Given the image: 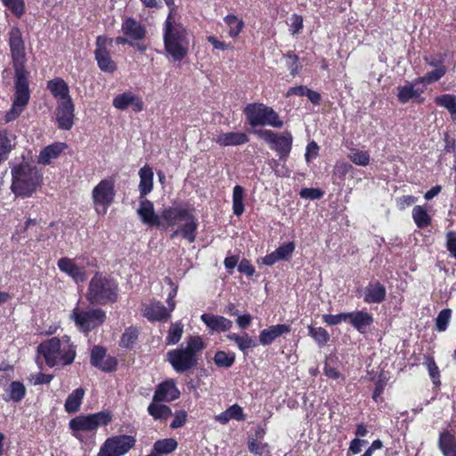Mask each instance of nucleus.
Listing matches in <instances>:
<instances>
[{
	"mask_svg": "<svg viewBox=\"0 0 456 456\" xmlns=\"http://www.w3.org/2000/svg\"><path fill=\"white\" fill-rule=\"evenodd\" d=\"M164 1L169 9L162 28L164 50L173 61L180 62L189 54L190 34L186 27L175 20V0Z\"/></svg>",
	"mask_w": 456,
	"mask_h": 456,
	"instance_id": "obj_1",
	"label": "nucleus"
},
{
	"mask_svg": "<svg viewBox=\"0 0 456 456\" xmlns=\"http://www.w3.org/2000/svg\"><path fill=\"white\" fill-rule=\"evenodd\" d=\"M49 368L57 365L68 366L73 363L77 355V346L67 335L60 338L53 337L41 342L37 346Z\"/></svg>",
	"mask_w": 456,
	"mask_h": 456,
	"instance_id": "obj_2",
	"label": "nucleus"
},
{
	"mask_svg": "<svg viewBox=\"0 0 456 456\" xmlns=\"http://www.w3.org/2000/svg\"><path fill=\"white\" fill-rule=\"evenodd\" d=\"M183 345L167 353V360L177 373L186 372L199 364L200 354L206 347L203 338L199 336H189Z\"/></svg>",
	"mask_w": 456,
	"mask_h": 456,
	"instance_id": "obj_3",
	"label": "nucleus"
},
{
	"mask_svg": "<svg viewBox=\"0 0 456 456\" xmlns=\"http://www.w3.org/2000/svg\"><path fill=\"white\" fill-rule=\"evenodd\" d=\"M118 282L111 275L96 272L89 281L86 300L93 305H112L118 300Z\"/></svg>",
	"mask_w": 456,
	"mask_h": 456,
	"instance_id": "obj_4",
	"label": "nucleus"
},
{
	"mask_svg": "<svg viewBox=\"0 0 456 456\" xmlns=\"http://www.w3.org/2000/svg\"><path fill=\"white\" fill-rule=\"evenodd\" d=\"M43 183V175L37 167L28 163L19 164L12 168V191L20 198H28Z\"/></svg>",
	"mask_w": 456,
	"mask_h": 456,
	"instance_id": "obj_5",
	"label": "nucleus"
},
{
	"mask_svg": "<svg viewBox=\"0 0 456 456\" xmlns=\"http://www.w3.org/2000/svg\"><path fill=\"white\" fill-rule=\"evenodd\" d=\"M112 421V414L110 411H101L95 413L80 414L71 419L69 428L71 435L79 441L84 440L83 432L95 434L100 427H106Z\"/></svg>",
	"mask_w": 456,
	"mask_h": 456,
	"instance_id": "obj_6",
	"label": "nucleus"
},
{
	"mask_svg": "<svg viewBox=\"0 0 456 456\" xmlns=\"http://www.w3.org/2000/svg\"><path fill=\"white\" fill-rule=\"evenodd\" d=\"M8 45L14 70V78H29V71L26 68L28 59L25 41L19 27L13 26L9 30Z\"/></svg>",
	"mask_w": 456,
	"mask_h": 456,
	"instance_id": "obj_7",
	"label": "nucleus"
},
{
	"mask_svg": "<svg viewBox=\"0 0 456 456\" xmlns=\"http://www.w3.org/2000/svg\"><path fill=\"white\" fill-rule=\"evenodd\" d=\"M247 122L252 127L270 126L275 128H281L284 125L278 113L264 103H248L243 109Z\"/></svg>",
	"mask_w": 456,
	"mask_h": 456,
	"instance_id": "obj_8",
	"label": "nucleus"
},
{
	"mask_svg": "<svg viewBox=\"0 0 456 456\" xmlns=\"http://www.w3.org/2000/svg\"><path fill=\"white\" fill-rule=\"evenodd\" d=\"M77 330L87 335L102 326L107 319L106 312L102 308L80 309L75 307L70 314Z\"/></svg>",
	"mask_w": 456,
	"mask_h": 456,
	"instance_id": "obj_9",
	"label": "nucleus"
},
{
	"mask_svg": "<svg viewBox=\"0 0 456 456\" xmlns=\"http://www.w3.org/2000/svg\"><path fill=\"white\" fill-rule=\"evenodd\" d=\"M116 197L115 180L108 177L101 180L92 191V200L95 212L105 215Z\"/></svg>",
	"mask_w": 456,
	"mask_h": 456,
	"instance_id": "obj_10",
	"label": "nucleus"
},
{
	"mask_svg": "<svg viewBox=\"0 0 456 456\" xmlns=\"http://www.w3.org/2000/svg\"><path fill=\"white\" fill-rule=\"evenodd\" d=\"M30 100L28 78H14V94L11 109L5 113L4 121L12 122L24 111Z\"/></svg>",
	"mask_w": 456,
	"mask_h": 456,
	"instance_id": "obj_11",
	"label": "nucleus"
},
{
	"mask_svg": "<svg viewBox=\"0 0 456 456\" xmlns=\"http://www.w3.org/2000/svg\"><path fill=\"white\" fill-rule=\"evenodd\" d=\"M136 438L131 435L108 437L101 445L97 456H124L135 446Z\"/></svg>",
	"mask_w": 456,
	"mask_h": 456,
	"instance_id": "obj_12",
	"label": "nucleus"
},
{
	"mask_svg": "<svg viewBox=\"0 0 456 456\" xmlns=\"http://www.w3.org/2000/svg\"><path fill=\"white\" fill-rule=\"evenodd\" d=\"M256 134L271 145V149L276 151L280 160H287L292 149L293 137L290 132L286 131L278 134L272 130L265 129L257 131Z\"/></svg>",
	"mask_w": 456,
	"mask_h": 456,
	"instance_id": "obj_13",
	"label": "nucleus"
},
{
	"mask_svg": "<svg viewBox=\"0 0 456 456\" xmlns=\"http://www.w3.org/2000/svg\"><path fill=\"white\" fill-rule=\"evenodd\" d=\"M122 36L115 38L117 45H125L133 41H142L146 38V27L134 17H126L121 23Z\"/></svg>",
	"mask_w": 456,
	"mask_h": 456,
	"instance_id": "obj_14",
	"label": "nucleus"
},
{
	"mask_svg": "<svg viewBox=\"0 0 456 456\" xmlns=\"http://www.w3.org/2000/svg\"><path fill=\"white\" fill-rule=\"evenodd\" d=\"M445 57L446 54L441 53L436 55L424 56L423 60L425 63L435 69L428 71L422 77H416L414 79L415 85H430L439 81L447 72V67L444 64Z\"/></svg>",
	"mask_w": 456,
	"mask_h": 456,
	"instance_id": "obj_15",
	"label": "nucleus"
},
{
	"mask_svg": "<svg viewBox=\"0 0 456 456\" xmlns=\"http://www.w3.org/2000/svg\"><path fill=\"white\" fill-rule=\"evenodd\" d=\"M90 363L104 372L115 371L118 367V360L114 356H107V349L99 345L94 346L91 349Z\"/></svg>",
	"mask_w": 456,
	"mask_h": 456,
	"instance_id": "obj_16",
	"label": "nucleus"
},
{
	"mask_svg": "<svg viewBox=\"0 0 456 456\" xmlns=\"http://www.w3.org/2000/svg\"><path fill=\"white\" fill-rule=\"evenodd\" d=\"M55 123L61 130H70L75 123V104L73 100L57 102Z\"/></svg>",
	"mask_w": 456,
	"mask_h": 456,
	"instance_id": "obj_17",
	"label": "nucleus"
},
{
	"mask_svg": "<svg viewBox=\"0 0 456 456\" xmlns=\"http://www.w3.org/2000/svg\"><path fill=\"white\" fill-rule=\"evenodd\" d=\"M106 42L107 38L105 37H97L94 55L99 69L103 72L112 74L117 70L118 66L110 57V51L106 46Z\"/></svg>",
	"mask_w": 456,
	"mask_h": 456,
	"instance_id": "obj_18",
	"label": "nucleus"
},
{
	"mask_svg": "<svg viewBox=\"0 0 456 456\" xmlns=\"http://www.w3.org/2000/svg\"><path fill=\"white\" fill-rule=\"evenodd\" d=\"M167 227L175 226L178 221L198 220L192 210L182 207H168L162 210L159 216Z\"/></svg>",
	"mask_w": 456,
	"mask_h": 456,
	"instance_id": "obj_19",
	"label": "nucleus"
},
{
	"mask_svg": "<svg viewBox=\"0 0 456 456\" xmlns=\"http://www.w3.org/2000/svg\"><path fill=\"white\" fill-rule=\"evenodd\" d=\"M181 395L180 390L177 388L173 379H167L157 385L153 401L162 403H171L177 400Z\"/></svg>",
	"mask_w": 456,
	"mask_h": 456,
	"instance_id": "obj_20",
	"label": "nucleus"
},
{
	"mask_svg": "<svg viewBox=\"0 0 456 456\" xmlns=\"http://www.w3.org/2000/svg\"><path fill=\"white\" fill-rule=\"evenodd\" d=\"M112 105L119 110H126L131 107L135 113L141 112L144 107L142 98L130 91L116 95L112 100Z\"/></svg>",
	"mask_w": 456,
	"mask_h": 456,
	"instance_id": "obj_21",
	"label": "nucleus"
},
{
	"mask_svg": "<svg viewBox=\"0 0 456 456\" xmlns=\"http://www.w3.org/2000/svg\"><path fill=\"white\" fill-rule=\"evenodd\" d=\"M374 318L370 313L363 310L347 312V323H349L360 334H365L373 324Z\"/></svg>",
	"mask_w": 456,
	"mask_h": 456,
	"instance_id": "obj_22",
	"label": "nucleus"
},
{
	"mask_svg": "<svg viewBox=\"0 0 456 456\" xmlns=\"http://www.w3.org/2000/svg\"><path fill=\"white\" fill-rule=\"evenodd\" d=\"M58 268L70 276L77 283L86 281V273L84 266L77 265L73 259L61 257L57 262Z\"/></svg>",
	"mask_w": 456,
	"mask_h": 456,
	"instance_id": "obj_23",
	"label": "nucleus"
},
{
	"mask_svg": "<svg viewBox=\"0 0 456 456\" xmlns=\"http://www.w3.org/2000/svg\"><path fill=\"white\" fill-rule=\"evenodd\" d=\"M386 287L379 281H370L363 289V302L380 304L386 299Z\"/></svg>",
	"mask_w": 456,
	"mask_h": 456,
	"instance_id": "obj_24",
	"label": "nucleus"
},
{
	"mask_svg": "<svg viewBox=\"0 0 456 456\" xmlns=\"http://www.w3.org/2000/svg\"><path fill=\"white\" fill-rule=\"evenodd\" d=\"M137 213L144 224L156 227L163 226L160 217L155 214L153 203L146 198L140 199Z\"/></svg>",
	"mask_w": 456,
	"mask_h": 456,
	"instance_id": "obj_25",
	"label": "nucleus"
},
{
	"mask_svg": "<svg viewBox=\"0 0 456 456\" xmlns=\"http://www.w3.org/2000/svg\"><path fill=\"white\" fill-rule=\"evenodd\" d=\"M47 90L50 91L53 97L57 102H65L72 100L69 94V86L68 83L61 77H54L46 84Z\"/></svg>",
	"mask_w": 456,
	"mask_h": 456,
	"instance_id": "obj_26",
	"label": "nucleus"
},
{
	"mask_svg": "<svg viewBox=\"0 0 456 456\" xmlns=\"http://www.w3.org/2000/svg\"><path fill=\"white\" fill-rule=\"evenodd\" d=\"M214 141L221 147L239 146L248 142L249 137L244 132H226L217 134Z\"/></svg>",
	"mask_w": 456,
	"mask_h": 456,
	"instance_id": "obj_27",
	"label": "nucleus"
},
{
	"mask_svg": "<svg viewBox=\"0 0 456 456\" xmlns=\"http://www.w3.org/2000/svg\"><path fill=\"white\" fill-rule=\"evenodd\" d=\"M200 319L212 331H228L232 326V322L231 320L221 315L203 314L200 316Z\"/></svg>",
	"mask_w": 456,
	"mask_h": 456,
	"instance_id": "obj_28",
	"label": "nucleus"
},
{
	"mask_svg": "<svg viewBox=\"0 0 456 456\" xmlns=\"http://www.w3.org/2000/svg\"><path fill=\"white\" fill-rule=\"evenodd\" d=\"M290 326L288 324H276L263 330L259 334V342L263 346L271 345L277 338L289 333Z\"/></svg>",
	"mask_w": 456,
	"mask_h": 456,
	"instance_id": "obj_29",
	"label": "nucleus"
},
{
	"mask_svg": "<svg viewBox=\"0 0 456 456\" xmlns=\"http://www.w3.org/2000/svg\"><path fill=\"white\" fill-rule=\"evenodd\" d=\"M67 147V143L61 142H56L45 146L39 153L38 162L43 165H49L51 161L57 159Z\"/></svg>",
	"mask_w": 456,
	"mask_h": 456,
	"instance_id": "obj_30",
	"label": "nucleus"
},
{
	"mask_svg": "<svg viewBox=\"0 0 456 456\" xmlns=\"http://www.w3.org/2000/svg\"><path fill=\"white\" fill-rule=\"evenodd\" d=\"M415 83L414 81L410 85L401 86H398L397 90V99L398 102L404 104L409 102L410 100L414 99L417 100L418 102H422L424 101L423 98H421V94L424 93L425 89H415Z\"/></svg>",
	"mask_w": 456,
	"mask_h": 456,
	"instance_id": "obj_31",
	"label": "nucleus"
},
{
	"mask_svg": "<svg viewBox=\"0 0 456 456\" xmlns=\"http://www.w3.org/2000/svg\"><path fill=\"white\" fill-rule=\"evenodd\" d=\"M438 448L444 456H456V436L449 430L441 432Z\"/></svg>",
	"mask_w": 456,
	"mask_h": 456,
	"instance_id": "obj_32",
	"label": "nucleus"
},
{
	"mask_svg": "<svg viewBox=\"0 0 456 456\" xmlns=\"http://www.w3.org/2000/svg\"><path fill=\"white\" fill-rule=\"evenodd\" d=\"M198 226V220L185 222L183 225L173 231V232L170 234V239L173 240L181 235L183 239L186 240L190 243H192L195 241L197 237Z\"/></svg>",
	"mask_w": 456,
	"mask_h": 456,
	"instance_id": "obj_33",
	"label": "nucleus"
},
{
	"mask_svg": "<svg viewBox=\"0 0 456 456\" xmlns=\"http://www.w3.org/2000/svg\"><path fill=\"white\" fill-rule=\"evenodd\" d=\"M147 412L154 420L159 421H166L173 415L172 410L168 405L153 400L148 405Z\"/></svg>",
	"mask_w": 456,
	"mask_h": 456,
	"instance_id": "obj_34",
	"label": "nucleus"
},
{
	"mask_svg": "<svg viewBox=\"0 0 456 456\" xmlns=\"http://www.w3.org/2000/svg\"><path fill=\"white\" fill-rule=\"evenodd\" d=\"M143 315L149 321H164L167 320L170 317V314L166 308V306L160 303H153L147 305L144 309Z\"/></svg>",
	"mask_w": 456,
	"mask_h": 456,
	"instance_id": "obj_35",
	"label": "nucleus"
},
{
	"mask_svg": "<svg viewBox=\"0 0 456 456\" xmlns=\"http://www.w3.org/2000/svg\"><path fill=\"white\" fill-rule=\"evenodd\" d=\"M140 183V199L145 198L153 188V171L149 166H144L139 170Z\"/></svg>",
	"mask_w": 456,
	"mask_h": 456,
	"instance_id": "obj_36",
	"label": "nucleus"
},
{
	"mask_svg": "<svg viewBox=\"0 0 456 456\" xmlns=\"http://www.w3.org/2000/svg\"><path fill=\"white\" fill-rule=\"evenodd\" d=\"M86 390L83 387L76 388L70 393L64 403V409L68 413H76L80 410Z\"/></svg>",
	"mask_w": 456,
	"mask_h": 456,
	"instance_id": "obj_37",
	"label": "nucleus"
},
{
	"mask_svg": "<svg viewBox=\"0 0 456 456\" xmlns=\"http://www.w3.org/2000/svg\"><path fill=\"white\" fill-rule=\"evenodd\" d=\"M411 216L416 226L424 229L432 223V217L428 213L424 206L417 205L412 208Z\"/></svg>",
	"mask_w": 456,
	"mask_h": 456,
	"instance_id": "obj_38",
	"label": "nucleus"
},
{
	"mask_svg": "<svg viewBox=\"0 0 456 456\" xmlns=\"http://www.w3.org/2000/svg\"><path fill=\"white\" fill-rule=\"evenodd\" d=\"M435 103L444 107L451 114L452 119L456 123V95L451 94H441L435 98Z\"/></svg>",
	"mask_w": 456,
	"mask_h": 456,
	"instance_id": "obj_39",
	"label": "nucleus"
},
{
	"mask_svg": "<svg viewBox=\"0 0 456 456\" xmlns=\"http://www.w3.org/2000/svg\"><path fill=\"white\" fill-rule=\"evenodd\" d=\"M227 339L235 342L239 349L244 354H247L249 348L256 346V341L248 333H244L242 336L230 333L227 335Z\"/></svg>",
	"mask_w": 456,
	"mask_h": 456,
	"instance_id": "obj_40",
	"label": "nucleus"
},
{
	"mask_svg": "<svg viewBox=\"0 0 456 456\" xmlns=\"http://www.w3.org/2000/svg\"><path fill=\"white\" fill-rule=\"evenodd\" d=\"M236 360V354L234 352H225L218 350L215 353L213 361L216 367L229 369L231 368Z\"/></svg>",
	"mask_w": 456,
	"mask_h": 456,
	"instance_id": "obj_41",
	"label": "nucleus"
},
{
	"mask_svg": "<svg viewBox=\"0 0 456 456\" xmlns=\"http://www.w3.org/2000/svg\"><path fill=\"white\" fill-rule=\"evenodd\" d=\"M243 200L244 188L237 184L232 191V211L236 216H240L245 211Z\"/></svg>",
	"mask_w": 456,
	"mask_h": 456,
	"instance_id": "obj_42",
	"label": "nucleus"
},
{
	"mask_svg": "<svg viewBox=\"0 0 456 456\" xmlns=\"http://www.w3.org/2000/svg\"><path fill=\"white\" fill-rule=\"evenodd\" d=\"M354 170L351 164L346 162H337L332 172L333 183L340 184L346 180L347 174Z\"/></svg>",
	"mask_w": 456,
	"mask_h": 456,
	"instance_id": "obj_43",
	"label": "nucleus"
},
{
	"mask_svg": "<svg viewBox=\"0 0 456 456\" xmlns=\"http://www.w3.org/2000/svg\"><path fill=\"white\" fill-rule=\"evenodd\" d=\"M225 24L229 27L228 34L231 37L236 38L244 28V21L234 14H228L224 18Z\"/></svg>",
	"mask_w": 456,
	"mask_h": 456,
	"instance_id": "obj_44",
	"label": "nucleus"
},
{
	"mask_svg": "<svg viewBox=\"0 0 456 456\" xmlns=\"http://www.w3.org/2000/svg\"><path fill=\"white\" fill-rule=\"evenodd\" d=\"M308 335L313 338L319 346H325L330 339L329 332L322 327L309 325Z\"/></svg>",
	"mask_w": 456,
	"mask_h": 456,
	"instance_id": "obj_45",
	"label": "nucleus"
},
{
	"mask_svg": "<svg viewBox=\"0 0 456 456\" xmlns=\"http://www.w3.org/2000/svg\"><path fill=\"white\" fill-rule=\"evenodd\" d=\"M177 442L175 438H165L155 442L153 451L159 454H169L177 448Z\"/></svg>",
	"mask_w": 456,
	"mask_h": 456,
	"instance_id": "obj_46",
	"label": "nucleus"
},
{
	"mask_svg": "<svg viewBox=\"0 0 456 456\" xmlns=\"http://www.w3.org/2000/svg\"><path fill=\"white\" fill-rule=\"evenodd\" d=\"M138 335L139 332L135 327L130 326L126 328L120 338L119 346L126 349L132 348L138 339Z\"/></svg>",
	"mask_w": 456,
	"mask_h": 456,
	"instance_id": "obj_47",
	"label": "nucleus"
},
{
	"mask_svg": "<svg viewBox=\"0 0 456 456\" xmlns=\"http://www.w3.org/2000/svg\"><path fill=\"white\" fill-rule=\"evenodd\" d=\"M26 392V387L20 381H12L7 389L9 399L15 403L20 402L25 397Z\"/></svg>",
	"mask_w": 456,
	"mask_h": 456,
	"instance_id": "obj_48",
	"label": "nucleus"
},
{
	"mask_svg": "<svg viewBox=\"0 0 456 456\" xmlns=\"http://www.w3.org/2000/svg\"><path fill=\"white\" fill-rule=\"evenodd\" d=\"M183 334V324L180 321L172 323L166 337V344L167 346L176 345L181 340Z\"/></svg>",
	"mask_w": 456,
	"mask_h": 456,
	"instance_id": "obj_49",
	"label": "nucleus"
},
{
	"mask_svg": "<svg viewBox=\"0 0 456 456\" xmlns=\"http://www.w3.org/2000/svg\"><path fill=\"white\" fill-rule=\"evenodd\" d=\"M11 12L18 19H20L26 12V5L24 0H1Z\"/></svg>",
	"mask_w": 456,
	"mask_h": 456,
	"instance_id": "obj_50",
	"label": "nucleus"
},
{
	"mask_svg": "<svg viewBox=\"0 0 456 456\" xmlns=\"http://www.w3.org/2000/svg\"><path fill=\"white\" fill-rule=\"evenodd\" d=\"M424 363L427 366L428 374L430 376V379H431L433 384L436 387H439L441 385L440 370H439L438 366L436 365V362L434 357L426 355Z\"/></svg>",
	"mask_w": 456,
	"mask_h": 456,
	"instance_id": "obj_51",
	"label": "nucleus"
},
{
	"mask_svg": "<svg viewBox=\"0 0 456 456\" xmlns=\"http://www.w3.org/2000/svg\"><path fill=\"white\" fill-rule=\"evenodd\" d=\"M248 449L249 452L256 456H263L270 454V446L267 443L262 441L248 440Z\"/></svg>",
	"mask_w": 456,
	"mask_h": 456,
	"instance_id": "obj_52",
	"label": "nucleus"
},
{
	"mask_svg": "<svg viewBox=\"0 0 456 456\" xmlns=\"http://www.w3.org/2000/svg\"><path fill=\"white\" fill-rule=\"evenodd\" d=\"M284 57L287 61V68L289 70V73L292 77H295L299 73L302 69V66L299 63L298 56L293 52L289 51Z\"/></svg>",
	"mask_w": 456,
	"mask_h": 456,
	"instance_id": "obj_53",
	"label": "nucleus"
},
{
	"mask_svg": "<svg viewBox=\"0 0 456 456\" xmlns=\"http://www.w3.org/2000/svg\"><path fill=\"white\" fill-rule=\"evenodd\" d=\"M452 317V310L449 308L443 309L436 319V329L440 331H445L448 328Z\"/></svg>",
	"mask_w": 456,
	"mask_h": 456,
	"instance_id": "obj_54",
	"label": "nucleus"
},
{
	"mask_svg": "<svg viewBox=\"0 0 456 456\" xmlns=\"http://www.w3.org/2000/svg\"><path fill=\"white\" fill-rule=\"evenodd\" d=\"M348 159L355 165L366 167L370 163V154L367 151H355L348 154Z\"/></svg>",
	"mask_w": 456,
	"mask_h": 456,
	"instance_id": "obj_55",
	"label": "nucleus"
},
{
	"mask_svg": "<svg viewBox=\"0 0 456 456\" xmlns=\"http://www.w3.org/2000/svg\"><path fill=\"white\" fill-rule=\"evenodd\" d=\"M322 322L328 326H335L343 322H347V312L338 314H323Z\"/></svg>",
	"mask_w": 456,
	"mask_h": 456,
	"instance_id": "obj_56",
	"label": "nucleus"
},
{
	"mask_svg": "<svg viewBox=\"0 0 456 456\" xmlns=\"http://www.w3.org/2000/svg\"><path fill=\"white\" fill-rule=\"evenodd\" d=\"M188 419V414L184 410L176 411L174 414V419L170 423L172 429L182 428L185 425Z\"/></svg>",
	"mask_w": 456,
	"mask_h": 456,
	"instance_id": "obj_57",
	"label": "nucleus"
},
{
	"mask_svg": "<svg viewBox=\"0 0 456 456\" xmlns=\"http://www.w3.org/2000/svg\"><path fill=\"white\" fill-rule=\"evenodd\" d=\"M295 250V244L292 241L281 245L276 248L275 252L279 259H289Z\"/></svg>",
	"mask_w": 456,
	"mask_h": 456,
	"instance_id": "obj_58",
	"label": "nucleus"
},
{
	"mask_svg": "<svg viewBox=\"0 0 456 456\" xmlns=\"http://www.w3.org/2000/svg\"><path fill=\"white\" fill-rule=\"evenodd\" d=\"M299 195L303 199L319 200L324 195V191L319 188H303Z\"/></svg>",
	"mask_w": 456,
	"mask_h": 456,
	"instance_id": "obj_59",
	"label": "nucleus"
},
{
	"mask_svg": "<svg viewBox=\"0 0 456 456\" xmlns=\"http://www.w3.org/2000/svg\"><path fill=\"white\" fill-rule=\"evenodd\" d=\"M387 386V379L383 373H380L378 377L377 381L375 382V387L372 394V399L375 402H378L379 397L382 395Z\"/></svg>",
	"mask_w": 456,
	"mask_h": 456,
	"instance_id": "obj_60",
	"label": "nucleus"
},
{
	"mask_svg": "<svg viewBox=\"0 0 456 456\" xmlns=\"http://www.w3.org/2000/svg\"><path fill=\"white\" fill-rule=\"evenodd\" d=\"M12 150L11 140L8 136L7 130L0 131V156L9 153Z\"/></svg>",
	"mask_w": 456,
	"mask_h": 456,
	"instance_id": "obj_61",
	"label": "nucleus"
},
{
	"mask_svg": "<svg viewBox=\"0 0 456 456\" xmlns=\"http://www.w3.org/2000/svg\"><path fill=\"white\" fill-rule=\"evenodd\" d=\"M238 272L244 273L248 277H252L256 273V269L249 260L243 258L238 265Z\"/></svg>",
	"mask_w": 456,
	"mask_h": 456,
	"instance_id": "obj_62",
	"label": "nucleus"
},
{
	"mask_svg": "<svg viewBox=\"0 0 456 456\" xmlns=\"http://www.w3.org/2000/svg\"><path fill=\"white\" fill-rule=\"evenodd\" d=\"M227 413L230 415L232 419L242 421L245 419V414L243 409L237 403H234L227 408Z\"/></svg>",
	"mask_w": 456,
	"mask_h": 456,
	"instance_id": "obj_63",
	"label": "nucleus"
},
{
	"mask_svg": "<svg viewBox=\"0 0 456 456\" xmlns=\"http://www.w3.org/2000/svg\"><path fill=\"white\" fill-rule=\"evenodd\" d=\"M446 248L450 255L456 258V232L453 231L446 232Z\"/></svg>",
	"mask_w": 456,
	"mask_h": 456,
	"instance_id": "obj_64",
	"label": "nucleus"
}]
</instances>
